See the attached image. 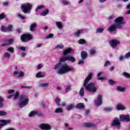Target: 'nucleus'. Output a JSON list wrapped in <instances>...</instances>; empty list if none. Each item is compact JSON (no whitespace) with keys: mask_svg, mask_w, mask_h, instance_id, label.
Wrapping results in <instances>:
<instances>
[{"mask_svg":"<svg viewBox=\"0 0 130 130\" xmlns=\"http://www.w3.org/2000/svg\"><path fill=\"white\" fill-rule=\"evenodd\" d=\"M89 53L91 55H94V54H96V50L95 49H91L89 50Z\"/></svg>","mask_w":130,"mask_h":130,"instance_id":"58836bf2","label":"nucleus"},{"mask_svg":"<svg viewBox=\"0 0 130 130\" xmlns=\"http://www.w3.org/2000/svg\"><path fill=\"white\" fill-rule=\"evenodd\" d=\"M113 110V108L112 107H107L104 108V111H105V112H110V111H112Z\"/></svg>","mask_w":130,"mask_h":130,"instance_id":"7c9ffc66","label":"nucleus"},{"mask_svg":"<svg viewBox=\"0 0 130 130\" xmlns=\"http://www.w3.org/2000/svg\"><path fill=\"white\" fill-rule=\"evenodd\" d=\"M72 90V86L71 85H67L65 88L64 93L67 94V93L70 92Z\"/></svg>","mask_w":130,"mask_h":130,"instance_id":"c85d7f7f","label":"nucleus"},{"mask_svg":"<svg viewBox=\"0 0 130 130\" xmlns=\"http://www.w3.org/2000/svg\"><path fill=\"white\" fill-rule=\"evenodd\" d=\"M7 114V112L4 111H0V116H5Z\"/></svg>","mask_w":130,"mask_h":130,"instance_id":"de8ad7c7","label":"nucleus"},{"mask_svg":"<svg viewBox=\"0 0 130 130\" xmlns=\"http://www.w3.org/2000/svg\"><path fill=\"white\" fill-rule=\"evenodd\" d=\"M18 17L19 18V19H21V20H25V19H26V18L21 14H18Z\"/></svg>","mask_w":130,"mask_h":130,"instance_id":"49530a36","label":"nucleus"},{"mask_svg":"<svg viewBox=\"0 0 130 130\" xmlns=\"http://www.w3.org/2000/svg\"><path fill=\"white\" fill-rule=\"evenodd\" d=\"M109 83L110 85H114V84H115L116 83V82H115V81L109 80Z\"/></svg>","mask_w":130,"mask_h":130,"instance_id":"5fc2aeb1","label":"nucleus"},{"mask_svg":"<svg viewBox=\"0 0 130 130\" xmlns=\"http://www.w3.org/2000/svg\"><path fill=\"white\" fill-rule=\"evenodd\" d=\"M76 107L77 109H84L85 108V105L83 103H79L76 105Z\"/></svg>","mask_w":130,"mask_h":130,"instance_id":"a211bd4d","label":"nucleus"},{"mask_svg":"<svg viewBox=\"0 0 130 130\" xmlns=\"http://www.w3.org/2000/svg\"><path fill=\"white\" fill-rule=\"evenodd\" d=\"M56 26L58 29H62V28L63 27L62 24H61V22L60 21L56 22Z\"/></svg>","mask_w":130,"mask_h":130,"instance_id":"72a5a7b5","label":"nucleus"},{"mask_svg":"<svg viewBox=\"0 0 130 130\" xmlns=\"http://www.w3.org/2000/svg\"><path fill=\"white\" fill-rule=\"evenodd\" d=\"M15 41V40L13 38H10L7 39L5 41V44H3L2 46H7V45H11V44H13Z\"/></svg>","mask_w":130,"mask_h":130,"instance_id":"ddd939ff","label":"nucleus"},{"mask_svg":"<svg viewBox=\"0 0 130 130\" xmlns=\"http://www.w3.org/2000/svg\"><path fill=\"white\" fill-rule=\"evenodd\" d=\"M83 33H84V30L83 29H80L75 32L74 35L76 37H80V35H81V34H83Z\"/></svg>","mask_w":130,"mask_h":130,"instance_id":"b1692460","label":"nucleus"},{"mask_svg":"<svg viewBox=\"0 0 130 130\" xmlns=\"http://www.w3.org/2000/svg\"><path fill=\"white\" fill-rule=\"evenodd\" d=\"M111 64H112L111 61H106L104 66H111Z\"/></svg>","mask_w":130,"mask_h":130,"instance_id":"13d9d810","label":"nucleus"},{"mask_svg":"<svg viewBox=\"0 0 130 130\" xmlns=\"http://www.w3.org/2000/svg\"><path fill=\"white\" fill-rule=\"evenodd\" d=\"M48 13H49V10L48 9H47L41 13L40 15L41 16H43V17H44L45 16H46V15L48 14Z\"/></svg>","mask_w":130,"mask_h":130,"instance_id":"473e14b6","label":"nucleus"},{"mask_svg":"<svg viewBox=\"0 0 130 130\" xmlns=\"http://www.w3.org/2000/svg\"><path fill=\"white\" fill-rule=\"evenodd\" d=\"M5 18H6V15L4 13L0 14V20H3Z\"/></svg>","mask_w":130,"mask_h":130,"instance_id":"864d4df0","label":"nucleus"},{"mask_svg":"<svg viewBox=\"0 0 130 130\" xmlns=\"http://www.w3.org/2000/svg\"><path fill=\"white\" fill-rule=\"evenodd\" d=\"M117 110H124L125 107L122 104H118L116 106Z\"/></svg>","mask_w":130,"mask_h":130,"instance_id":"5701e85b","label":"nucleus"},{"mask_svg":"<svg viewBox=\"0 0 130 130\" xmlns=\"http://www.w3.org/2000/svg\"><path fill=\"white\" fill-rule=\"evenodd\" d=\"M0 122L2 124H0V129L3 127V126H5V125H7L8 123H11L12 122L11 120H0Z\"/></svg>","mask_w":130,"mask_h":130,"instance_id":"4468645a","label":"nucleus"},{"mask_svg":"<svg viewBox=\"0 0 130 130\" xmlns=\"http://www.w3.org/2000/svg\"><path fill=\"white\" fill-rule=\"evenodd\" d=\"M78 43L79 44H85V43H86V41L83 39H81L78 41Z\"/></svg>","mask_w":130,"mask_h":130,"instance_id":"37998d69","label":"nucleus"},{"mask_svg":"<svg viewBox=\"0 0 130 130\" xmlns=\"http://www.w3.org/2000/svg\"><path fill=\"white\" fill-rule=\"evenodd\" d=\"M40 127L42 129H44V130H49L51 129V127L50 126V125L48 124H42L40 125Z\"/></svg>","mask_w":130,"mask_h":130,"instance_id":"2eb2a0df","label":"nucleus"},{"mask_svg":"<svg viewBox=\"0 0 130 130\" xmlns=\"http://www.w3.org/2000/svg\"><path fill=\"white\" fill-rule=\"evenodd\" d=\"M19 95H20V93H19V92L16 91L15 92V94H14V100H16V99H18V97H19Z\"/></svg>","mask_w":130,"mask_h":130,"instance_id":"a18cd8bd","label":"nucleus"},{"mask_svg":"<svg viewBox=\"0 0 130 130\" xmlns=\"http://www.w3.org/2000/svg\"><path fill=\"white\" fill-rule=\"evenodd\" d=\"M124 58H125V57H124L123 55H121L119 57V60H123Z\"/></svg>","mask_w":130,"mask_h":130,"instance_id":"e2e57ef3","label":"nucleus"},{"mask_svg":"<svg viewBox=\"0 0 130 130\" xmlns=\"http://www.w3.org/2000/svg\"><path fill=\"white\" fill-rule=\"evenodd\" d=\"M3 5L4 7H8L9 6V2L8 1H6L3 3Z\"/></svg>","mask_w":130,"mask_h":130,"instance_id":"bf43d9fd","label":"nucleus"},{"mask_svg":"<svg viewBox=\"0 0 130 130\" xmlns=\"http://www.w3.org/2000/svg\"><path fill=\"white\" fill-rule=\"evenodd\" d=\"M1 31L4 32H12V31H13V25H9L8 26V27L2 25Z\"/></svg>","mask_w":130,"mask_h":130,"instance_id":"423d86ee","label":"nucleus"},{"mask_svg":"<svg viewBox=\"0 0 130 130\" xmlns=\"http://www.w3.org/2000/svg\"><path fill=\"white\" fill-rule=\"evenodd\" d=\"M5 101V98L3 96H0V108H4L5 105L4 104V102Z\"/></svg>","mask_w":130,"mask_h":130,"instance_id":"393cba45","label":"nucleus"},{"mask_svg":"<svg viewBox=\"0 0 130 130\" xmlns=\"http://www.w3.org/2000/svg\"><path fill=\"white\" fill-rule=\"evenodd\" d=\"M36 76V78H39L44 77V75H42V73L41 72H39L37 73Z\"/></svg>","mask_w":130,"mask_h":130,"instance_id":"4c0bfd02","label":"nucleus"},{"mask_svg":"<svg viewBox=\"0 0 130 130\" xmlns=\"http://www.w3.org/2000/svg\"><path fill=\"white\" fill-rule=\"evenodd\" d=\"M66 58L67 60L71 61L72 62H75L76 61V58L72 56H68Z\"/></svg>","mask_w":130,"mask_h":130,"instance_id":"a878e982","label":"nucleus"},{"mask_svg":"<svg viewBox=\"0 0 130 130\" xmlns=\"http://www.w3.org/2000/svg\"><path fill=\"white\" fill-rule=\"evenodd\" d=\"M109 43L112 48H116L118 44H120V41L117 40H111L109 41Z\"/></svg>","mask_w":130,"mask_h":130,"instance_id":"1a4fd4ad","label":"nucleus"},{"mask_svg":"<svg viewBox=\"0 0 130 130\" xmlns=\"http://www.w3.org/2000/svg\"><path fill=\"white\" fill-rule=\"evenodd\" d=\"M26 54H27L26 52H21V56H22V57H25V56H26Z\"/></svg>","mask_w":130,"mask_h":130,"instance_id":"69168bd1","label":"nucleus"},{"mask_svg":"<svg viewBox=\"0 0 130 130\" xmlns=\"http://www.w3.org/2000/svg\"><path fill=\"white\" fill-rule=\"evenodd\" d=\"M19 49H20V50H21L22 51H26V47H20L19 48Z\"/></svg>","mask_w":130,"mask_h":130,"instance_id":"680f3d73","label":"nucleus"},{"mask_svg":"<svg viewBox=\"0 0 130 130\" xmlns=\"http://www.w3.org/2000/svg\"><path fill=\"white\" fill-rule=\"evenodd\" d=\"M61 4H62L63 5H69V2L66 1V0H62L61 1Z\"/></svg>","mask_w":130,"mask_h":130,"instance_id":"3c124183","label":"nucleus"},{"mask_svg":"<svg viewBox=\"0 0 130 130\" xmlns=\"http://www.w3.org/2000/svg\"><path fill=\"white\" fill-rule=\"evenodd\" d=\"M102 95L99 94L98 95L97 100H94V104L96 107H99L101 105H102Z\"/></svg>","mask_w":130,"mask_h":130,"instance_id":"0eeeda50","label":"nucleus"},{"mask_svg":"<svg viewBox=\"0 0 130 130\" xmlns=\"http://www.w3.org/2000/svg\"><path fill=\"white\" fill-rule=\"evenodd\" d=\"M37 27V24L36 23H33L30 25V31L31 32H34L35 31V28Z\"/></svg>","mask_w":130,"mask_h":130,"instance_id":"cd10ccee","label":"nucleus"},{"mask_svg":"<svg viewBox=\"0 0 130 130\" xmlns=\"http://www.w3.org/2000/svg\"><path fill=\"white\" fill-rule=\"evenodd\" d=\"M43 8H45V6L43 5H41L40 6H38L35 10V12H37V11H38V10H41V9H43Z\"/></svg>","mask_w":130,"mask_h":130,"instance_id":"c03bdc74","label":"nucleus"},{"mask_svg":"<svg viewBox=\"0 0 130 130\" xmlns=\"http://www.w3.org/2000/svg\"><path fill=\"white\" fill-rule=\"evenodd\" d=\"M29 103V99L28 97L25 95H20V102L18 103L19 107L20 108H23L25 107Z\"/></svg>","mask_w":130,"mask_h":130,"instance_id":"20e7f679","label":"nucleus"},{"mask_svg":"<svg viewBox=\"0 0 130 130\" xmlns=\"http://www.w3.org/2000/svg\"><path fill=\"white\" fill-rule=\"evenodd\" d=\"M104 31V28L103 27H100L97 28L96 33H102Z\"/></svg>","mask_w":130,"mask_h":130,"instance_id":"79ce46f5","label":"nucleus"},{"mask_svg":"<svg viewBox=\"0 0 130 130\" xmlns=\"http://www.w3.org/2000/svg\"><path fill=\"white\" fill-rule=\"evenodd\" d=\"M75 103H72V104H70L69 105H68L67 106L66 109H67V110L70 111L71 110H73V109H74V108H75Z\"/></svg>","mask_w":130,"mask_h":130,"instance_id":"dca6fc26","label":"nucleus"},{"mask_svg":"<svg viewBox=\"0 0 130 130\" xmlns=\"http://www.w3.org/2000/svg\"><path fill=\"white\" fill-rule=\"evenodd\" d=\"M55 113H62L63 109L61 108H57L54 111Z\"/></svg>","mask_w":130,"mask_h":130,"instance_id":"c756f323","label":"nucleus"},{"mask_svg":"<svg viewBox=\"0 0 130 130\" xmlns=\"http://www.w3.org/2000/svg\"><path fill=\"white\" fill-rule=\"evenodd\" d=\"M123 75L124 77H126V78H128V79H129L130 75L128 73L126 72H123Z\"/></svg>","mask_w":130,"mask_h":130,"instance_id":"09e8293b","label":"nucleus"},{"mask_svg":"<svg viewBox=\"0 0 130 130\" xmlns=\"http://www.w3.org/2000/svg\"><path fill=\"white\" fill-rule=\"evenodd\" d=\"M37 113H38V112L37 111H31L28 114V116L29 117H32V116H34V115H36Z\"/></svg>","mask_w":130,"mask_h":130,"instance_id":"2f4dec72","label":"nucleus"},{"mask_svg":"<svg viewBox=\"0 0 130 130\" xmlns=\"http://www.w3.org/2000/svg\"><path fill=\"white\" fill-rule=\"evenodd\" d=\"M10 56H11V54L9 52H6L4 53V57L5 58H10Z\"/></svg>","mask_w":130,"mask_h":130,"instance_id":"ea45409f","label":"nucleus"},{"mask_svg":"<svg viewBox=\"0 0 130 130\" xmlns=\"http://www.w3.org/2000/svg\"><path fill=\"white\" fill-rule=\"evenodd\" d=\"M84 126L85 127H95L96 125L93 123H85L84 124Z\"/></svg>","mask_w":130,"mask_h":130,"instance_id":"aec40b11","label":"nucleus"},{"mask_svg":"<svg viewBox=\"0 0 130 130\" xmlns=\"http://www.w3.org/2000/svg\"><path fill=\"white\" fill-rule=\"evenodd\" d=\"M21 88L22 89L25 88V89H32V87L31 86H21Z\"/></svg>","mask_w":130,"mask_h":130,"instance_id":"0e129e2a","label":"nucleus"},{"mask_svg":"<svg viewBox=\"0 0 130 130\" xmlns=\"http://www.w3.org/2000/svg\"><path fill=\"white\" fill-rule=\"evenodd\" d=\"M111 125H112V126L119 127L120 126V122L119 121V119H118V118H115L113 120V122L111 123Z\"/></svg>","mask_w":130,"mask_h":130,"instance_id":"9b49d317","label":"nucleus"},{"mask_svg":"<svg viewBox=\"0 0 130 130\" xmlns=\"http://www.w3.org/2000/svg\"><path fill=\"white\" fill-rule=\"evenodd\" d=\"M81 55L83 59H85V58H87V56H88V54L86 51H83L81 53Z\"/></svg>","mask_w":130,"mask_h":130,"instance_id":"bb28decb","label":"nucleus"},{"mask_svg":"<svg viewBox=\"0 0 130 130\" xmlns=\"http://www.w3.org/2000/svg\"><path fill=\"white\" fill-rule=\"evenodd\" d=\"M117 91H119L120 92H124V88L121 86H117L116 87Z\"/></svg>","mask_w":130,"mask_h":130,"instance_id":"e433bc0d","label":"nucleus"},{"mask_svg":"<svg viewBox=\"0 0 130 130\" xmlns=\"http://www.w3.org/2000/svg\"><path fill=\"white\" fill-rule=\"evenodd\" d=\"M54 35L53 34H50L48 35V36L46 37V39H48V38H52L53 37Z\"/></svg>","mask_w":130,"mask_h":130,"instance_id":"6e6d98bb","label":"nucleus"},{"mask_svg":"<svg viewBox=\"0 0 130 130\" xmlns=\"http://www.w3.org/2000/svg\"><path fill=\"white\" fill-rule=\"evenodd\" d=\"M115 23L112 25L108 28V31L109 32H114L115 30L117 29H121L122 26L121 25H124L125 22H123V17H119L116 18Z\"/></svg>","mask_w":130,"mask_h":130,"instance_id":"f03ea898","label":"nucleus"},{"mask_svg":"<svg viewBox=\"0 0 130 130\" xmlns=\"http://www.w3.org/2000/svg\"><path fill=\"white\" fill-rule=\"evenodd\" d=\"M92 73H89L87 78L85 79L83 86L85 87L86 91H88V92H90V93H95V92L97 91L96 84L94 83H90L89 84H88L90 80L92 79Z\"/></svg>","mask_w":130,"mask_h":130,"instance_id":"f257e3e1","label":"nucleus"},{"mask_svg":"<svg viewBox=\"0 0 130 130\" xmlns=\"http://www.w3.org/2000/svg\"><path fill=\"white\" fill-rule=\"evenodd\" d=\"M79 95H81V97H83L84 95H85V92H84V87H82L79 91Z\"/></svg>","mask_w":130,"mask_h":130,"instance_id":"c9c22d12","label":"nucleus"},{"mask_svg":"<svg viewBox=\"0 0 130 130\" xmlns=\"http://www.w3.org/2000/svg\"><path fill=\"white\" fill-rule=\"evenodd\" d=\"M83 63H84V60H81L78 62V64H83Z\"/></svg>","mask_w":130,"mask_h":130,"instance_id":"774afa93","label":"nucleus"},{"mask_svg":"<svg viewBox=\"0 0 130 130\" xmlns=\"http://www.w3.org/2000/svg\"><path fill=\"white\" fill-rule=\"evenodd\" d=\"M41 106H42L43 107V108H46V105L43 102H41Z\"/></svg>","mask_w":130,"mask_h":130,"instance_id":"4d7b16f0","label":"nucleus"},{"mask_svg":"<svg viewBox=\"0 0 130 130\" xmlns=\"http://www.w3.org/2000/svg\"><path fill=\"white\" fill-rule=\"evenodd\" d=\"M67 60V57H66L65 58H60L59 59V63H58L57 66H61V64L63 63V62H66Z\"/></svg>","mask_w":130,"mask_h":130,"instance_id":"4be33fe9","label":"nucleus"},{"mask_svg":"<svg viewBox=\"0 0 130 130\" xmlns=\"http://www.w3.org/2000/svg\"><path fill=\"white\" fill-rule=\"evenodd\" d=\"M120 119L121 121H130V117L129 115H120Z\"/></svg>","mask_w":130,"mask_h":130,"instance_id":"f8f14e48","label":"nucleus"},{"mask_svg":"<svg viewBox=\"0 0 130 130\" xmlns=\"http://www.w3.org/2000/svg\"><path fill=\"white\" fill-rule=\"evenodd\" d=\"M74 50L72 49L71 48H68L66 49L64 52H63V55L66 56L67 54H68V53H71V52H74Z\"/></svg>","mask_w":130,"mask_h":130,"instance_id":"6ab92c4d","label":"nucleus"},{"mask_svg":"<svg viewBox=\"0 0 130 130\" xmlns=\"http://www.w3.org/2000/svg\"><path fill=\"white\" fill-rule=\"evenodd\" d=\"M15 92V90L14 89H11L8 91L9 94H13V93Z\"/></svg>","mask_w":130,"mask_h":130,"instance_id":"338daca9","label":"nucleus"},{"mask_svg":"<svg viewBox=\"0 0 130 130\" xmlns=\"http://www.w3.org/2000/svg\"><path fill=\"white\" fill-rule=\"evenodd\" d=\"M14 50H15V49L13 47H10L7 49L8 51L12 52V53H14Z\"/></svg>","mask_w":130,"mask_h":130,"instance_id":"8fccbe9b","label":"nucleus"},{"mask_svg":"<svg viewBox=\"0 0 130 130\" xmlns=\"http://www.w3.org/2000/svg\"><path fill=\"white\" fill-rule=\"evenodd\" d=\"M125 58H129L130 57V52L126 53L124 56Z\"/></svg>","mask_w":130,"mask_h":130,"instance_id":"603ef678","label":"nucleus"},{"mask_svg":"<svg viewBox=\"0 0 130 130\" xmlns=\"http://www.w3.org/2000/svg\"><path fill=\"white\" fill-rule=\"evenodd\" d=\"M102 76V72H100L98 74V81H105L106 80V77H101Z\"/></svg>","mask_w":130,"mask_h":130,"instance_id":"f3484780","label":"nucleus"},{"mask_svg":"<svg viewBox=\"0 0 130 130\" xmlns=\"http://www.w3.org/2000/svg\"><path fill=\"white\" fill-rule=\"evenodd\" d=\"M49 86V83H42L39 84V88H47Z\"/></svg>","mask_w":130,"mask_h":130,"instance_id":"412c9836","label":"nucleus"},{"mask_svg":"<svg viewBox=\"0 0 130 130\" xmlns=\"http://www.w3.org/2000/svg\"><path fill=\"white\" fill-rule=\"evenodd\" d=\"M90 114V111L89 110H86L85 112V116H88Z\"/></svg>","mask_w":130,"mask_h":130,"instance_id":"052dcab7","label":"nucleus"},{"mask_svg":"<svg viewBox=\"0 0 130 130\" xmlns=\"http://www.w3.org/2000/svg\"><path fill=\"white\" fill-rule=\"evenodd\" d=\"M55 102L57 106H60V104L59 103V102H60V99L57 98L55 99Z\"/></svg>","mask_w":130,"mask_h":130,"instance_id":"a19ab883","label":"nucleus"},{"mask_svg":"<svg viewBox=\"0 0 130 130\" xmlns=\"http://www.w3.org/2000/svg\"><path fill=\"white\" fill-rule=\"evenodd\" d=\"M54 70H57V73L59 75H63L67 74L68 72L73 71V68L69 67L68 66H56Z\"/></svg>","mask_w":130,"mask_h":130,"instance_id":"7ed1b4c3","label":"nucleus"},{"mask_svg":"<svg viewBox=\"0 0 130 130\" xmlns=\"http://www.w3.org/2000/svg\"><path fill=\"white\" fill-rule=\"evenodd\" d=\"M64 46H63V44H58L57 45L55 48V49H62V48H63Z\"/></svg>","mask_w":130,"mask_h":130,"instance_id":"f704fd0d","label":"nucleus"},{"mask_svg":"<svg viewBox=\"0 0 130 130\" xmlns=\"http://www.w3.org/2000/svg\"><path fill=\"white\" fill-rule=\"evenodd\" d=\"M32 37L31 35L23 34L21 36L20 39L22 42H26L27 40H31Z\"/></svg>","mask_w":130,"mask_h":130,"instance_id":"6e6552de","label":"nucleus"},{"mask_svg":"<svg viewBox=\"0 0 130 130\" xmlns=\"http://www.w3.org/2000/svg\"><path fill=\"white\" fill-rule=\"evenodd\" d=\"M13 75L17 78V79H21V78H23L24 76H25V73L23 71H14L13 73Z\"/></svg>","mask_w":130,"mask_h":130,"instance_id":"9d476101","label":"nucleus"},{"mask_svg":"<svg viewBox=\"0 0 130 130\" xmlns=\"http://www.w3.org/2000/svg\"><path fill=\"white\" fill-rule=\"evenodd\" d=\"M32 6L31 4L26 3L21 6V9L24 14H30L31 13V10H32Z\"/></svg>","mask_w":130,"mask_h":130,"instance_id":"39448f33","label":"nucleus"}]
</instances>
